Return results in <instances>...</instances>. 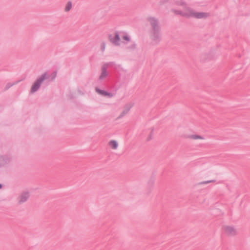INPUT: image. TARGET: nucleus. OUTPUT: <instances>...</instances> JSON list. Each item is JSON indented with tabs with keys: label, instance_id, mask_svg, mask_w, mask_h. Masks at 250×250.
Wrapping results in <instances>:
<instances>
[{
	"label": "nucleus",
	"instance_id": "nucleus-1",
	"mask_svg": "<svg viewBox=\"0 0 250 250\" xmlns=\"http://www.w3.org/2000/svg\"><path fill=\"white\" fill-rule=\"evenodd\" d=\"M175 12L177 14L188 18L192 17L197 19H204L208 16V13L196 12L188 7L185 8L183 11H175Z\"/></svg>",
	"mask_w": 250,
	"mask_h": 250
},
{
	"label": "nucleus",
	"instance_id": "nucleus-2",
	"mask_svg": "<svg viewBox=\"0 0 250 250\" xmlns=\"http://www.w3.org/2000/svg\"><path fill=\"white\" fill-rule=\"evenodd\" d=\"M148 21L152 29L150 31V37L152 40H156L160 37V28L157 21L154 18H149Z\"/></svg>",
	"mask_w": 250,
	"mask_h": 250
},
{
	"label": "nucleus",
	"instance_id": "nucleus-3",
	"mask_svg": "<svg viewBox=\"0 0 250 250\" xmlns=\"http://www.w3.org/2000/svg\"><path fill=\"white\" fill-rule=\"evenodd\" d=\"M222 229L224 233L228 236H234L237 235V231L234 226L226 225H224Z\"/></svg>",
	"mask_w": 250,
	"mask_h": 250
},
{
	"label": "nucleus",
	"instance_id": "nucleus-4",
	"mask_svg": "<svg viewBox=\"0 0 250 250\" xmlns=\"http://www.w3.org/2000/svg\"><path fill=\"white\" fill-rule=\"evenodd\" d=\"M109 40L113 44L119 45L120 41L119 33L118 32L111 33L109 36Z\"/></svg>",
	"mask_w": 250,
	"mask_h": 250
},
{
	"label": "nucleus",
	"instance_id": "nucleus-5",
	"mask_svg": "<svg viewBox=\"0 0 250 250\" xmlns=\"http://www.w3.org/2000/svg\"><path fill=\"white\" fill-rule=\"evenodd\" d=\"M45 78L46 74H44L37 80V81L34 83L31 87V92L33 93L35 92L39 88L41 83L45 79Z\"/></svg>",
	"mask_w": 250,
	"mask_h": 250
},
{
	"label": "nucleus",
	"instance_id": "nucleus-6",
	"mask_svg": "<svg viewBox=\"0 0 250 250\" xmlns=\"http://www.w3.org/2000/svg\"><path fill=\"white\" fill-rule=\"evenodd\" d=\"M188 138L192 140H205V137L201 135H199L197 134H193L190 135H188L187 137Z\"/></svg>",
	"mask_w": 250,
	"mask_h": 250
},
{
	"label": "nucleus",
	"instance_id": "nucleus-7",
	"mask_svg": "<svg viewBox=\"0 0 250 250\" xmlns=\"http://www.w3.org/2000/svg\"><path fill=\"white\" fill-rule=\"evenodd\" d=\"M108 146L113 149H116L118 147V143L115 140H110L108 142Z\"/></svg>",
	"mask_w": 250,
	"mask_h": 250
},
{
	"label": "nucleus",
	"instance_id": "nucleus-8",
	"mask_svg": "<svg viewBox=\"0 0 250 250\" xmlns=\"http://www.w3.org/2000/svg\"><path fill=\"white\" fill-rule=\"evenodd\" d=\"M29 197V195L27 193H23L19 197V202L23 203L26 201Z\"/></svg>",
	"mask_w": 250,
	"mask_h": 250
},
{
	"label": "nucleus",
	"instance_id": "nucleus-9",
	"mask_svg": "<svg viewBox=\"0 0 250 250\" xmlns=\"http://www.w3.org/2000/svg\"><path fill=\"white\" fill-rule=\"evenodd\" d=\"M107 75H108V73L105 70V67H103L102 69V73L100 76V79H104L107 76Z\"/></svg>",
	"mask_w": 250,
	"mask_h": 250
},
{
	"label": "nucleus",
	"instance_id": "nucleus-10",
	"mask_svg": "<svg viewBox=\"0 0 250 250\" xmlns=\"http://www.w3.org/2000/svg\"><path fill=\"white\" fill-rule=\"evenodd\" d=\"M72 6V2L71 1L67 2L65 5L64 11L65 12L69 11L71 10Z\"/></svg>",
	"mask_w": 250,
	"mask_h": 250
},
{
	"label": "nucleus",
	"instance_id": "nucleus-11",
	"mask_svg": "<svg viewBox=\"0 0 250 250\" xmlns=\"http://www.w3.org/2000/svg\"><path fill=\"white\" fill-rule=\"evenodd\" d=\"M214 181L213 180H210V181H204V182H202L201 183H200V184H209V183H212V182H214Z\"/></svg>",
	"mask_w": 250,
	"mask_h": 250
},
{
	"label": "nucleus",
	"instance_id": "nucleus-12",
	"mask_svg": "<svg viewBox=\"0 0 250 250\" xmlns=\"http://www.w3.org/2000/svg\"><path fill=\"white\" fill-rule=\"evenodd\" d=\"M124 39L125 40L127 41L129 40V37H127V36H124Z\"/></svg>",
	"mask_w": 250,
	"mask_h": 250
},
{
	"label": "nucleus",
	"instance_id": "nucleus-13",
	"mask_svg": "<svg viewBox=\"0 0 250 250\" xmlns=\"http://www.w3.org/2000/svg\"><path fill=\"white\" fill-rule=\"evenodd\" d=\"M105 45L104 44H103L102 48L104 50L105 48Z\"/></svg>",
	"mask_w": 250,
	"mask_h": 250
},
{
	"label": "nucleus",
	"instance_id": "nucleus-14",
	"mask_svg": "<svg viewBox=\"0 0 250 250\" xmlns=\"http://www.w3.org/2000/svg\"><path fill=\"white\" fill-rule=\"evenodd\" d=\"M2 187V186L1 184H0V188Z\"/></svg>",
	"mask_w": 250,
	"mask_h": 250
}]
</instances>
